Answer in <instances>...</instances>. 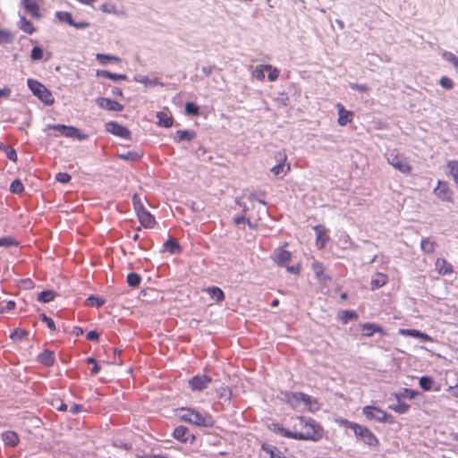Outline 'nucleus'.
Here are the masks:
<instances>
[{"mask_svg": "<svg viewBox=\"0 0 458 458\" xmlns=\"http://www.w3.org/2000/svg\"><path fill=\"white\" fill-rule=\"evenodd\" d=\"M21 4L33 18H40V8L35 0H21Z\"/></svg>", "mask_w": 458, "mask_h": 458, "instance_id": "obj_20", "label": "nucleus"}, {"mask_svg": "<svg viewBox=\"0 0 458 458\" xmlns=\"http://www.w3.org/2000/svg\"><path fill=\"white\" fill-rule=\"evenodd\" d=\"M95 102L99 108L108 111L121 112L124 109L123 104L109 98L98 97L95 99Z\"/></svg>", "mask_w": 458, "mask_h": 458, "instance_id": "obj_13", "label": "nucleus"}, {"mask_svg": "<svg viewBox=\"0 0 458 458\" xmlns=\"http://www.w3.org/2000/svg\"><path fill=\"white\" fill-rule=\"evenodd\" d=\"M13 35L4 29H0V45L11 44L13 41Z\"/></svg>", "mask_w": 458, "mask_h": 458, "instance_id": "obj_54", "label": "nucleus"}, {"mask_svg": "<svg viewBox=\"0 0 458 458\" xmlns=\"http://www.w3.org/2000/svg\"><path fill=\"white\" fill-rule=\"evenodd\" d=\"M20 242L13 236H4L0 237V247L11 248V247H18Z\"/></svg>", "mask_w": 458, "mask_h": 458, "instance_id": "obj_47", "label": "nucleus"}, {"mask_svg": "<svg viewBox=\"0 0 458 458\" xmlns=\"http://www.w3.org/2000/svg\"><path fill=\"white\" fill-rule=\"evenodd\" d=\"M344 425L353 430L358 441L369 446H377L379 444L377 437L369 428L349 420H344Z\"/></svg>", "mask_w": 458, "mask_h": 458, "instance_id": "obj_2", "label": "nucleus"}, {"mask_svg": "<svg viewBox=\"0 0 458 458\" xmlns=\"http://www.w3.org/2000/svg\"><path fill=\"white\" fill-rule=\"evenodd\" d=\"M420 386L425 391H439L440 386L430 377H422L420 379Z\"/></svg>", "mask_w": 458, "mask_h": 458, "instance_id": "obj_26", "label": "nucleus"}, {"mask_svg": "<svg viewBox=\"0 0 458 458\" xmlns=\"http://www.w3.org/2000/svg\"><path fill=\"white\" fill-rule=\"evenodd\" d=\"M349 87L352 89V90H356V91H359V92H367L369 88L366 85V84H359V83H355V82H351L349 84Z\"/></svg>", "mask_w": 458, "mask_h": 458, "instance_id": "obj_63", "label": "nucleus"}, {"mask_svg": "<svg viewBox=\"0 0 458 458\" xmlns=\"http://www.w3.org/2000/svg\"><path fill=\"white\" fill-rule=\"evenodd\" d=\"M362 413L369 420H375L379 422H388L391 421L392 416L387 414L385 411L380 408L368 405L363 407Z\"/></svg>", "mask_w": 458, "mask_h": 458, "instance_id": "obj_9", "label": "nucleus"}, {"mask_svg": "<svg viewBox=\"0 0 458 458\" xmlns=\"http://www.w3.org/2000/svg\"><path fill=\"white\" fill-rule=\"evenodd\" d=\"M191 151L195 154V156L201 161L210 162L212 160V156L208 155L209 152L207 148L203 145L199 144L197 148L193 145L191 147Z\"/></svg>", "mask_w": 458, "mask_h": 458, "instance_id": "obj_28", "label": "nucleus"}, {"mask_svg": "<svg viewBox=\"0 0 458 458\" xmlns=\"http://www.w3.org/2000/svg\"><path fill=\"white\" fill-rule=\"evenodd\" d=\"M55 179L56 182H58L60 183L66 184L71 182L72 176L68 173L59 172V173L55 174Z\"/></svg>", "mask_w": 458, "mask_h": 458, "instance_id": "obj_59", "label": "nucleus"}, {"mask_svg": "<svg viewBox=\"0 0 458 458\" xmlns=\"http://www.w3.org/2000/svg\"><path fill=\"white\" fill-rule=\"evenodd\" d=\"M435 194L440 200L454 203V191L451 190L449 183L445 181H437V187L433 190Z\"/></svg>", "mask_w": 458, "mask_h": 458, "instance_id": "obj_8", "label": "nucleus"}, {"mask_svg": "<svg viewBox=\"0 0 458 458\" xmlns=\"http://www.w3.org/2000/svg\"><path fill=\"white\" fill-rule=\"evenodd\" d=\"M20 29L30 35L33 34L37 30L32 22L25 16H21Z\"/></svg>", "mask_w": 458, "mask_h": 458, "instance_id": "obj_36", "label": "nucleus"}, {"mask_svg": "<svg viewBox=\"0 0 458 458\" xmlns=\"http://www.w3.org/2000/svg\"><path fill=\"white\" fill-rule=\"evenodd\" d=\"M196 131L191 130H178L174 133V140L176 143L191 141L196 137Z\"/></svg>", "mask_w": 458, "mask_h": 458, "instance_id": "obj_22", "label": "nucleus"}, {"mask_svg": "<svg viewBox=\"0 0 458 458\" xmlns=\"http://www.w3.org/2000/svg\"><path fill=\"white\" fill-rule=\"evenodd\" d=\"M105 129L107 132L114 136L129 140H131V131L126 126L122 125L115 121H109L106 123Z\"/></svg>", "mask_w": 458, "mask_h": 458, "instance_id": "obj_10", "label": "nucleus"}, {"mask_svg": "<svg viewBox=\"0 0 458 458\" xmlns=\"http://www.w3.org/2000/svg\"><path fill=\"white\" fill-rule=\"evenodd\" d=\"M439 85L446 90H451L454 87V83L453 80L451 78H449L448 76L441 77L439 80Z\"/></svg>", "mask_w": 458, "mask_h": 458, "instance_id": "obj_58", "label": "nucleus"}, {"mask_svg": "<svg viewBox=\"0 0 458 458\" xmlns=\"http://www.w3.org/2000/svg\"><path fill=\"white\" fill-rule=\"evenodd\" d=\"M127 284L131 288H137L141 283V276L140 274L131 272L126 276Z\"/></svg>", "mask_w": 458, "mask_h": 458, "instance_id": "obj_42", "label": "nucleus"}, {"mask_svg": "<svg viewBox=\"0 0 458 458\" xmlns=\"http://www.w3.org/2000/svg\"><path fill=\"white\" fill-rule=\"evenodd\" d=\"M338 317L344 325L348 324L350 321L357 320L359 318L358 313L353 310H341Z\"/></svg>", "mask_w": 458, "mask_h": 458, "instance_id": "obj_31", "label": "nucleus"}, {"mask_svg": "<svg viewBox=\"0 0 458 458\" xmlns=\"http://www.w3.org/2000/svg\"><path fill=\"white\" fill-rule=\"evenodd\" d=\"M143 157L142 152L139 151H128L125 153L117 154V157L121 160L137 162L140 161Z\"/></svg>", "mask_w": 458, "mask_h": 458, "instance_id": "obj_33", "label": "nucleus"}, {"mask_svg": "<svg viewBox=\"0 0 458 458\" xmlns=\"http://www.w3.org/2000/svg\"><path fill=\"white\" fill-rule=\"evenodd\" d=\"M29 335V332L26 329L15 328L11 334L10 338L13 341L21 342L26 339Z\"/></svg>", "mask_w": 458, "mask_h": 458, "instance_id": "obj_49", "label": "nucleus"}, {"mask_svg": "<svg viewBox=\"0 0 458 458\" xmlns=\"http://www.w3.org/2000/svg\"><path fill=\"white\" fill-rule=\"evenodd\" d=\"M131 200L137 216L147 210L138 193L132 195Z\"/></svg>", "mask_w": 458, "mask_h": 458, "instance_id": "obj_46", "label": "nucleus"}, {"mask_svg": "<svg viewBox=\"0 0 458 458\" xmlns=\"http://www.w3.org/2000/svg\"><path fill=\"white\" fill-rule=\"evenodd\" d=\"M442 58L445 61L451 63L455 68V71H458V57L454 53L449 51H444L442 53Z\"/></svg>", "mask_w": 458, "mask_h": 458, "instance_id": "obj_53", "label": "nucleus"}, {"mask_svg": "<svg viewBox=\"0 0 458 458\" xmlns=\"http://www.w3.org/2000/svg\"><path fill=\"white\" fill-rule=\"evenodd\" d=\"M189 429L184 426H178L174 430V437L181 442L188 441Z\"/></svg>", "mask_w": 458, "mask_h": 458, "instance_id": "obj_37", "label": "nucleus"}, {"mask_svg": "<svg viewBox=\"0 0 458 458\" xmlns=\"http://www.w3.org/2000/svg\"><path fill=\"white\" fill-rule=\"evenodd\" d=\"M338 119L337 123L340 126H345L351 123L353 118L352 112L346 110L342 105L338 104Z\"/></svg>", "mask_w": 458, "mask_h": 458, "instance_id": "obj_23", "label": "nucleus"}, {"mask_svg": "<svg viewBox=\"0 0 458 458\" xmlns=\"http://www.w3.org/2000/svg\"><path fill=\"white\" fill-rule=\"evenodd\" d=\"M56 296L57 293L54 290L45 289L38 293L37 301L41 303H49L53 301Z\"/></svg>", "mask_w": 458, "mask_h": 458, "instance_id": "obj_27", "label": "nucleus"}, {"mask_svg": "<svg viewBox=\"0 0 458 458\" xmlns=\"http://www.w3.org/2000/svg\"><path fill=\"white\" fill-rule=\"evenodd\" d=\"M164 250L169 252L172 255L180 254L182 251V248L176 238L169 237L163 244Z\"/></svg>", "mask_w": 458, "mask_h": 458, "instance_id": "obj_18", "label": "nucleus"}, {"mask_svg": "<svg viewBox=\"0 0 458 458\" xmlns=\"http://www.w3.org/2000/svg\"><path fill=\"white\" fill-rule=\"evenodd\" d=\"M436 268L438 273L443 276L449 275L453 272V266L442 258L437 259Z\"/></svg>", "mask_w": 458, "mask_h": 458, "instance_id": "obj_29", "label": "nucleus"}, {"mask_svg": "<svg viewBox=\"0 0 458 458\" xmlns=\"http://www.w3.org/2000/svg\"><path fill=\"white\" fill-rule=\"evenodd\" d=\"M86 338L90 342L98 343L99 341L100 335L97 330H89L86 334Z\"/></svg>", "mask_w": 458, "mask_h": 458, "instance_id": "obj_64", "label": "nucleus"}, {"mask_svg": "<svg viewBox=\"0 0 458 458\" xmlns=\"http://www.w3.org/2000/svg\"><path fill=\"white\" fill-rule=\"evenodd\" d=\"M261 448L266 454L269 455V458H284L281 451L276 446L263 444Z\"/></svg>", "mask_w": 458, "mask_h": 458, "instance_id": "obj_39", "label": "nucleus"}, {"mask_svg": "<svg viewBox=\"0 0 458 458\" xmlns=\"http://www.w3.org/2000/svg\"><path fill=\"white\" fill-rule=\"evenodd\" d=\"M275 157L278 164L274 165L270 171L276 177H279L281 174H286L291 169L290 165L286 163V154L284 152L278 151Z\"/></svg>", "mask_w": 458, "mask_h": 458, "instance_id": "obj_11", "label": "nucleus"}, {"mask_svg": "<svg viewBox=\"0 0 458 458\" xmlns=\"http://www.w3.org/2000/svg\"><path fill=\"white\" fill-rule=\"evenodd\" d=\"M267 68H270V64H259L256 66L253 72L254 77L259 81H264L265 72L267 71Z\"/></svg>", "mask_w": 458, "mask_h": 458, "instance_id": "obj_55", "label": "nucleus"}, {"mask_svg": "<svg viewBox=\"0 0 458 458\" xmlns=\"http://www.w3.org/2000/svg\"><path fill=\"white\" fill-rule=\"evenodd\" d=\"M133 79L135 81L142 83L147 87H152L158 84L157 79L151 80L148 77L141 74H136Z\"/></svg>", "mask_w": 458, "mask_h": 458, "instance_id": "obj_50", "label": "nucleus"}, {"mask_svg": "<svg viewBox=\"0 0 458 458\" xmlns=\"http://www.w3.org/2000/svg\"><path fill=\"white\" fill-rule=\"evenodd\" d=\"M292 252L287 250L284 246L275 249L271 254L273 261L281 267H286V265L292 260Z\"/></svg>", "mask_w": 458, "mask_h": 458, "instance_id": "obj_12", "label": "nucleus"}, {"mask_svg": "<svg viewBox=\"0 0 458 458\" xmlns=\"http://www.w3.org/2000/svg\"><path fill=\"white\" fill-rule=\"evenodd\" d=\"M39 319L46 323L47 327L51 330V331H55L56 329L55 327V321L50 318L48 317L47 315H46L45 313H41L39 315Z\"/></svg>", "mask_w": 458, "mask_h": 458, "instance_id": "obj_60", "label": "nucleus"}, {"mask_svg": "<svg viewBox=\"0 0 458 458\" xmlns=\"http://www.w3.org/2000/svg\"><path fill=\"white\" fill-rule=\"evenodd\" d=\"M99 9L105 13L117 14L118 11L114 4L105 3L100 5Z\"/></svg>", "mask_w": 458, "mask_h": 458, "instance_id": "obj_61", "label": "nucleus"}, {"mask_svg": "<svg viewBox=\"0 0 458 458\" xmlns=\"http://www.w3.org/2000/svg\"><path fill=\"white\" fill-rule=\"evenodd\" d=\"M267 71H268L267 79L269 81H275L278 79L280 71L277 68L270 64V68H267Z\"/></svg>", "mask_w": 458, "mask_h": 458, "instance_id": "obj_62", "label": "nucleus"}, {"mask_svg": "<svg viewBox=\"0 0 458 458\" xmlns=\"http://www.w3.org/2000/svg\"><path fill=\"white\" fill-rule=\"evenodd\" d=\"M96 75L98 77H103L113 81H126L128 78L124 73H114L107 70H98Z\"/></svg>", "mask_w": 458, "mask_h": 458, "instance_id": "obj_24", "label": "nucleus"}, {"mask_svg": "<svg viewBox=\"0 0 458 458\" xmlns=\"http://www.w3.org/2000/svg\"><path fill=\"white\" fill-rule=\"evenodd\" d=\"M27 86L33 96L38 98L44 105L52 106L55 103V98L51 90L39 81L28 79Z\"/></svg>", "mask_w": 458, "mask_h": 458, "instance_id": "obj_3", "label": "nucleus"}, {"mask_svg": "<svg viewBox=\"0 0 458 458\" xmlns=\"http://www.w3.org/2000/svg\"><path fill=\"white\" fill-rule=\"evenodd\" d=\"M386 158L388 164L402 174H409L411 173V165L404 157L391 152L387 154Z\"/></svg>", "mask_w": 458, "mask_h": 458, "instance_id": "obj_7", "label": "nucleus"}, {"mask_svg": "<svg viewBox=\"0 0 458 458\" xmlns=\"http://www.w3.org/2000/svg\"><path fill=\"white\" fill-rule=\"evenodd\" d=\"M285 399L286 402L290 403L293 408L298 407L301 403H303L304 407L310 411H314L318 409V403L310 395L302 393H286Z\"/></svg>", "mask_w": 458, "mask_h": 458, "instance_id": "obj_5", "label": "nucleus"}, {"mask_svg": "<svg viewBox=\"0 0 458 458\" xmlns=\"http://www.w3.org/2000/svg\"><path fill=\"white\" fill-rule=\"evenodd\" d=\"M388 277L386 274L377 272L371 279L370 288L371 290H377L386 284Z\"/></svg>", "mask_w": 458, "mask_h": 458, "instance_id": "obj_25", "label": "nucleus"}, {"mask_svg": "<svg viewBox=\"0 0 458 458\" xmlns=\"http://www.w3.org/2000/svg\"><path fill=\"white\" fill-rule=\"evenodd\" d=\"M211 382V378L206 374H197L190 380L192 390L201 391Z\"/></svg>", "mask_w": 458, "mask_h": 458, "instance_id": "obj_16", "label": "nucleus"}, {"mask_svg": "<svg viewBox=\"0 0 458 458\" xmlns=\"http://www.w3.org/2000/svg\"><path fill=\"white\" fill-rule=\"evenodd\" d=\"M157 118L158 119L157 123L160 127L170 128L174 124V118L171 115H168L165 112H162V111L157 112Z\"/></svg>", "mask_w": 458, "mask_h": 458, "instance_id": "obj_30", "label": "nucleus"}, {"mask_svg": "<svg viewBox=\"0 0 458 458\" xmlns=\"http://www.w3.org/2000/svg\"><path fill=\"white\" fill-rule=\"evenodd\" d=\"M419 394V392L408 388H403L400 393L395 394V399L408 398L414 399Z\"/></svg>", "mask_w": 458, "mask_h": 458, "instance_id": "obj_52", "label": "nucleus"}, {"mask_svg": "<svg viewBox=\"0 0 458 458\" xmlns=\"http://www.w3.org/2000/svg\"><path fill=\"white\" fill-rule=\"evenodd\" d=\"M96 59L102 65H106L112 62L118 63L121 60L118 56H115V55H113L110 54H102V53L97 54Z\"/></svg>", "mask_w": 458, "mask_h": 458, "instance_id": "obj_34", "label": "nucleus"}, {"mask_svg": "<svg viewBox=\"0 0 458 458\" xmlns=\"http://www.w3.org/2000/svg\"><path fill=\"white\" fill-rule=\"evenodd\" d=\"M203 292L208 293L210 299L215 301L216 303H221L225 300V294L224 291L218 286H208L203 289Z\"/></svg>", "mask_w": 458, "mask_h": 458, "instance_id": "obj_17", "label": "nucleus"}, {"mask_svg": "<svg viewBox=\"0 0 458 458\" xmlns=\"http://www.w3.org/2000/svg\"><path fill=\"white\" fill-rule=\"evenodd\" d=\"M37 360L46 367L53 366L55 360V352L45 349L38 354Z\"/></svg>", "mask_w": 458, "mask_h": 458, "instance_id": "obj_19", "label": "nucleus"}, {"mask_svg": "<svg viewBox=\"0 0 458 458\" xmlns=\"http://www.w3.org/2000/svg\"><path fill=\"white\" fill-rule=\"evenodd\" d=\"M436 242L431 241L429 238L425 237L421 239L420 249L423 252L430 254L435 251Z\"/></svg>", "mask_w": 458, "mask_h": 458, "instance_id": "obj_43", "label": "nucleus"}, {"mask_svg": "<svg viewBox=\"0 0 458 458\" xmlns=\"http://www.w3.org/2000/svg\"><path fill=\"white\" fill-rule=\"evenodd\" d=\"M2 437L4 444L10 446H16L20 442V437L14 431H5L3 433Z\"/></svg>", "mask_w": 458, "mask_h": 458, "instance_id": "obj_32", "label": "nucleus"}, {"mask_svg": "<svg viewBox=\"0 0 458 458\" xmlns=\"http://www.w3.org/2000/svg\"><path fill=\"white\" fill-rule=\"evenodd\" d=\"M49 130L57 131L64 137L77 139L79 140H86L89 138L87 134L81 132L79 128L72 125H66L62 123L47 124L44 129V131Z\"/></svg>", "mask_w": 458, "mask_h": 458, "instance_id": "obj_4", "label": "nucleus"}, {"mask_svg": "<svg viewBox=\"0 0 458 458\" xmlns=\"http://www.w3.org/2000/svg\"><path fill=\"white\" fill-rule=\"evenodd\" d=\"M297 420L301 431L289 430L279 424H273V431L282 437L295 440L318 441L322 439L324 429L318 422L311 418L306 419L301 416L297 417Z\"/></svg>", "mask_w": 458, "mask_h": 458, "instance_id": "obj_1", "label": "nucleus"}, {"mask_svg": "<svg viewBox=\"0 0 458 458\" xmlns=\"http://www.w3.org/2000/svg\"><path fill=\"white\" fill-rule=\"evenodd\" d=\"M9 191L13 194H21L24 191L22 182L18 178L14 179L10 184Z\"/></svg>", "mask_w": 458, "mask_h": 458, "instance_id": "obj_51", "label": "nucleus"}, {"mask_svg": "<svg viewBox=\"0 0 458 458\" xmlns=\"http://www.w3.org/2000/svg\"><path fill=\"white\" fill-rule=\"evenodd\" d=\"M137 216L140 225L145 228H153L157 224L155 216L148 209Z\"/></svg>", "mask_w": 458, "mask_h": 458, "instance_id": "obj_21", "label": "nucleus"}, {"mask_svg": "<svg viewBox=\"0 0 458 458\" xmlns=\"http://www.w3.org/2000/svg\"><path fill=\"white\" fill-rule=\"evenodd\" d=\"M399 335L403 336H409L417 338L420 335V330L415 328H400L398 331Z\"/></svg>", "mask_w": 458, "mask_h": 458, "instance_id": "obj_57", "label": "nucleus"}, {"mask_svg": "<svg viewBox=\"0 0 458 458\" xmlns=\"http://www.w3.org/2000/svg\"><path fill=\"white\" fill-rule=\"evenodd\" d=\"M396 401L397 403L390 405L389 409L400 414L406 413L410 409V405L402 402L401 399H396Z\"/></svg>", "mask_w": 458, "mask_h": 458, "instance_id": "obj_48", "label": "nucleus"}, {"mask_svg": "<svg viewBox=\"0 0 458 458\" xmlns=\"http://www.w3.org/2000/svg\"><path fill=\"white\" fill-rule=\"evenodd\" d=\"M316 233V244L319 249H322L330 240L328 230L322 225H318L313 227Z\"/></svg>", "mask_w": 458, "mask_h": 458, "instance_id": "obj_15", "label": "nucleus"}, {"mask_svg": "<svg viewBox=\"0 0 458 458\" xmlns=\"http://www.w3.org/2000/svg\"><path fill=\"white\" fill-rule=\"evenodd\" d=\"M266 195H267V192L265 191H252L248 195L247 198L250 201H258L259 203L262 204L263 206H267V202L264 199Z\"/></svg>", "mask_w": 458, "mask_h": 458, "instance_id": "obj_40", "label": "nucleus"}, {"mask_svg": "<svg viewBox=\"0 0 458 458\" xmlns=\"http://www.w3.org/2000/svg\"><path fill=\"white\" fill-rule=\"evenodd\" d=\"M55 16L60 22L66 23L70 26L73 21L72 14L66 11H57L55 12Z\"/></svg>", "mask_w": 458, "mask_h": 458, "instance_id": "obj_44", "label": "nucleus"}, {"mask_svg": "<svg viewBox=\"0 0 458 458\" xmlns=\"http://www.w3.org/2000/svg\"><path fill=\"white\" fill-rule=\"evenodd\" d=\"M105 303H106V300L99 295L91 294L85 300V304L87 306H91V307H96V308H100Z\"/></svg>", "mask_w": 458, "mask_h": 458, "instance_id": "obj_35", "label": "nucleus"}, {"mask_svg": "<svg viewBox=\"0 0 458 458\" xmlns=\"http://www.w3.org/2000/svg\"><path fill=\"white\" fill-rule=\"evenodd\" d=\"M360 330L362 332V335L365 337H370L376 333H379L381 335H386V332L385 329L378 324L365 322L360 324Z\"/></svg>", "mask_w": 458, "mask_h": 458, "instance_id": "obj_14", "label": "nucleus"}, {"mask_svg": "<svg viewBox=\"0 0 458 458\" xmlns=\"http://www.w3.org/2000/svg\"><path fill=\"white\" fill-rule=\"evenodd\" d=\"M184 112L189 116H199L200 114L199 106L193 101L185 103Z\"/></svg>", "mask_w": 458, "mask_h": 458, "instance_id": "obj_38", "label": "nucleus"}, {"mask_svg": "<svg viewBox=\"0 0 458 458\" xmlns=\"http://www.w3.org/2000/svg\"><path fill=\"white\" fill-rule=\"evenodd\" d=\"M44 57V49L40 46H35L30 51V58L32 61H41Z\"/></svg>", "mask_w": 458, "mask_h": 458, "instance_id": "obj_56", "label": "nucleus"}, {"mask_svg": "<svg viewBox=\"0 0 458 458\" xmlns=\"http://www.w3.org/2000/svg\"><path fill=\"white\" fill-rule=\"evenodd\" d=\"M449 169L448 174L453 177L455 185L458 187V160H450L447 162Z\"/></svg>", "mask_w": 458, "mask_h": 458, "instance_id": "obj_41", "label": "nucleus"}, {"mask_svg": "<svg viewBox=\"0 0 458 458\" xmlns=\"http://www.w3.org/2000/svg\"><path fill=\"white\" fill-rule=\"evenodd\" d=\"M181 411L182 420L184 421L190 422L191 424L197 426L207 427L208 425V417L200 414L199 411L190 409V408H182Z\"/></svg>", "mask_w": 458, "mask_h": 458, "instance_id": "obj_6", "label": "nucleus"}, {"mask_svg": "<svg viewBox=\"0 0 458 458\" xmlns=\"http://www.w3.org/2000/svg\"><path fill=\"white\" fill-rule=\"evenodd\" d=\"M311 269L313 270L317 280L326 275L325 266L321 261L315 260L311 265Z\"/></svg>", "mask_w": 458, "mask_h": 458, "instance_id": "obj_45", "label": "nucleus"}]
</instances>
